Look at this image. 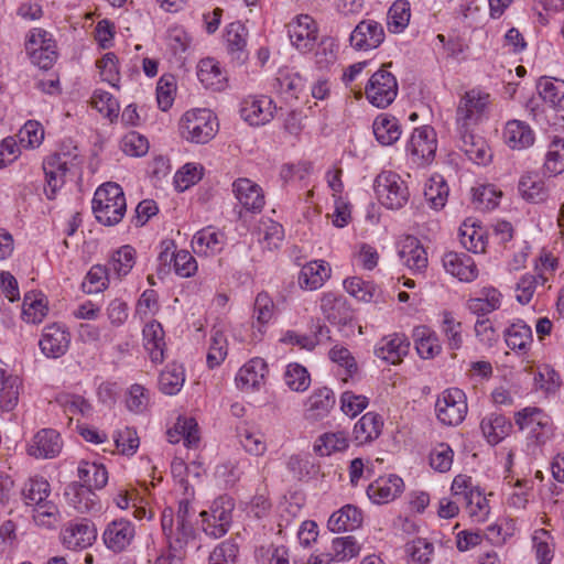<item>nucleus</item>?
<instances>
[{"label":"nucleus","mask_w":564,"mask_h":564,"mask_svg":"<svg viewBox=\"0 0 564 564\" xmlns=\"http://www.w3.org/2000/svg\"><path fill=\"white\" fill-rule=\"evenodd\" d=\"M78 478L85 486L93 489H101L107 485L108 471L101 464L82 462L78 466Z\"/></svg>","instance_id":"79ce46f5"},{"label":"nucleus","mask_w":564,"mask_h":564,"mask_svg":"<svg viewBox=\"0 0 564 564\" xmlns=\"http://www.w3.org/2000/svg\"><path fill=\"white\" fill-rule=\"evenodd\" d=\"M70 344V334L59 323L46 325L39 341L42 352L48 358H59L66 354Z\"/></svg>","instance_id":"ddd939ff"},{"label":"nucleus","mask_w":564,"mask_h":564,"mask_svg":"<svg viewBox=\"0 0 564 564\" xmlns=\"http://www.w3.org/2000/svg\"><path fill=\"white\" fill-rule=\"evenodd\" d=\"M76 154L54 153L47 156L43 162V171L46 178L45 195L48 199H54L56 193L65 183L66 173L70 170Z\"/></svg>","instance_id":"1a4fd4ad"},{"label":"nucleus","mask_w":564,"mask_h":564,"mask_svg":"<svg viewBox=\"0 0 564 564\" xmlns=\"http://www.w3.org/2000/svg\"><path fill=\"white\" fill-rule=\"evenodd\" d=\"M436 134L432 127L424 126L414 129L408 143V152L416 164L431 161L436 151Z\"/></svg>","instance_id":"4468645a"},{"label":"nucleus","mask_w":564,"mask_h":564,"mask_svg":"<svg viewBox=\"0 0 564 564\" xmlns=\"http://www.w3.org/2000/svg\"><path fill=\"white\" fill-rule=\"evenodd\" d=\"M502 294L492 286H484L479 290L476 297L467 301V308L470 313L485 316L501 306Z\"/></svg>","instance_id":"c85d7f7f"},{"label":"nucleus","mask_w":564,"mask_h":564,"mask_svg":"<svg viewBox=\"0 0 564 564\" xmlns=\"http://www.w3.org/2000/svg\"><path fill=\"white\" fill-rule=\"evenodd\" d=\"M335 405V394L323 387L313 391L306 401V415L313 420L325 417Z\"/></svg>","instance_id":"f704fd0d"},{"label":"nucleus","mask_w":564,"mask_h":564,"mask_svg":"<svg viewBox=\"0 0 564 564\" xmlns=\"http://www.w3.org/2000/svg\"><path fill=\"white\" fill-rule=\"evenodd\" d=\"M441 330L445 335L451 349L456 350L462 347V323L454 317L453 313L443 312Z\"/></svg>","instance_id":"4d7b16f0"},{"label":"nucleus","mask_w":564,"mask_h":564,"mask_svg":"<svg viewBox=\"0 0 564 564\" xmlns=\"http://www.w3.org/2000/svg\"><path fill=\"white\" fill-rule=\"evenodd\" d=\"M135 264V250L129 245L120 247L113 252L109 262V271L118 278L126 276Z\"/></svg>","instance_id":"09e8293b"},{"label":"nucleus","mask_w":564,"mask_h":564,"mask_svg":"<svg viewBox=\"0 0 564 564\" xmlns=\"http://www.w3.org/2000/svg\"><path fill=\"white\" fill-rule=\"evenodd\" d=\"M268 373V366L261 358H254L243 365L237 376V387L242 391L259 390L264 383Z\"/></svg>","instance_id":"412c9836"},{"label":"nucleus","mask_w":564,"mask_h":564,"mask_svg":"<svg viewBox=\"0 0 564 564\" xmlns=\"http://www.w3.org/2000/svg\"><path fill=\"white\" fill-rule=\"evenodd\" d=\"M109 269L102 265H93L88 271L83 290L88 294L98 293L107 288Z\"/></svg>","instance_id":"680f3d73"},{"label":"nucleus","mask_w":564,"mask_h":564,"mask_svg":"<svg viewBox=\"0 0 564 564\" xmlns=\"http://www.w3.org/2000/svg\"><path fill=\"white\" fill-rule=\"evenodd\" d=\"M372 129L377 141L382 145L393 144L401 135L399 120L386 113L375 119Z\"/></svg>","instance_id":"58836bf2"},{"label":"nucleus","mask_w":564,"mask_h":564,"mask_svg":"<svg viewBox=\"0 0 564 564\" xmlns=\"http://www.w3.org/2000/svg\"><path fill=\"white\" fill-rule=\"evenodd\" d=\"M321 310L332 324L346 325L351 318V310L344 296L326 293L321 300Z\"/></svg>","instance_id":"393cba45"},{"label":"nucleus","mask_w":564,"mask_h":564,"mask_svg":"<svg viewBox=\"0 0 564 564\" xmlns=\"http://www.w3.org/2000/svg\"><path fill=\"white\" fill-rule=\"evenodd\" d=\"M195 252L205 256L219 253L226 245V235L214 227L197 231L192 240Z\"/></svg>","instance_id":"bb28decb"},{"label":"nucleus","mask_w":564,"mask_h":564,"mask_svg":"<svg viewBox=\"0 0 564 564\" xmlns=\"http://www.w3.org/2000/svg\"><path fill=\"white\" fill-rule=\"evenodd\" d=\"M91 106L109 119L117 117L119 112L117 99L111 94L102 90H96L94 93Z\"/></svg>","instance_id":"69168bd1"},{"label":"nucleus","mask_w":564,"mask_h":564,"mask_svg":"<svg viewBox=\"0 0 564 564\" xmlns=\"http://www.w3.org/2000/svg\"><path fill=\"white\" fill-rule=\"evenodd\" d=\"M96 539V530L88 522L72 524L63 534L64 544L72 550L86 549Z\"/></svg>","instance_id":"4c0bfd02"},{"label":"nucleus","mask_w":564,"mask_h":564,"mask_svg":"<svg viewBox=\"0 0 564 564\" xmlns=\"http://www.w3.org/2000/svg\"><path fill=\"white\" fill-rule=\"evenodd\" d=\"M415 349L423 359H431L437 356L442 346L434 332L426 326H417L413 329Z\"/></svg>","instance_id":"a19ab883"},{"label":"nucleus","mask_w":564,"mask_h":564,"mask_svg":"<svg viewBox=\"0 0 564 564\" xmlns=\"http://www.w3.org/2000/svg\"><path fill=\"white\" fill-rule=\"evenodd\" d=\"M514 422L535 443H544L551 431L550 417L539 408L528 406L514 414Z\"/></svg>","instance_id":"9d476101"},{"label":"nucleus","mask_w":564,"mask_h":564,"mask_svg":"<svg viewBox=\"0 0 564 564\" xmlns=\"http://www.w3.org/2000/svg\"><path fill=\"white\" fill-rule=\"evenodd\" d=\"M538 90L545 102L564 110V80L541 78L538 83Z\"/></svg>","instance_id":"de8ad7c7"},{"label":"nucleus","mask_w":564,"mask_h":564,"mask_svg":"<svg viewBox=\"0 0 564 564\" xmlns=\"http://www.w3.org/2000/svg\"><path fill=\"white\" fill-rule=\"evenodd\" d=\"M518 191L524 200L533 204L542 203L549 196L545 182L535 173L522 175L518 183Z\"/></svg>","instance_id":"72a5a7b5"},{"label":"nucleus","mask_w":564,"mask_h":564,"mask_svg":"<svg viewBox=\"0 0 564 564\" xmlns=\"http://www.w3.org/2000/svg\"><path fill=\"white\" fill-rule=\"evenodd\" d=\"M383 26L371 19L360 21L352 30L349 41L357 51L377 48L384 40Z\"/></svg>","instance_id":"2eb2a0df"},{"label":"nucleus","mask_w":564,"mask_h":564,"mask_svg":"<svg viewBox=\"0 0 564 564\" xmlns=\"http://www.w3.org/2000/svg\"><path fill=\"white\" fill-rule=\"evenodd\" d=\"M65 496L79 513L98 511L100 509L96 494L90 488L80 486L78 482L69 484L65 489Z\"/></svg>","instance_id":"cd10ccee"},{"label":"nucleus","mask_w":564,"mask_h":564,"mask_svg":"<svg viewBox=\"0 0 564 564\" xmlns=\"http://www.w3.org/2000/svg\"><path fill=\"white\" fill-rule=\"evenodd\" d=\"M50 484L44 479H31L22 489V497L26 506L36 507L48 500Z\"/></svg>","instance_id":"3c124183"},{"label":"nucleus","mask_w":564,"mask_h":564,"mask_svg":"<svg viewBox=\"0 0 564 564\" xmlns=\"http://www.w3.org/2000/svg\"><path fill=\"white\" fill-rule=\"evenodd\" d=\"M362 516L360 510L351 505H346L334 512L328 519V529L333 532L352 531L360 527Z\"/></svg>","instance_id":"c9c22d12"},{"label":"nucleus","mask_w":564,"mask_h":564,"mask_svg":"<svg viewBox=\"0 0 564 564\" xmlns=\"http://www.w3.org/2000/svg\"><path fill=\"white\" fill-rule=\"evenodd\" d=\"M234 509L235 501L231 497L225 495L216 498L209 510L199 513L205 534L213 539L224 536L231 525Z\"/></svg>","instance_id":"20e7f679"},{"label":"nucleus","mask_w":564,"mask_h":564,"mask_svg":"<svg viewBox=\"0 0 564 564\" xmlns=\"http://www.w3.org/2000/svg\"><path fill=\"white\" fill-rule=\"evenodd\" d=\"M218 123L208 109L186 111L180 121V132L184 139L194 143H207L214 138Z\"/></svg>","instance_id":"7ed1b4c3"},{"label":"nucleus","mask_w":564,"mask_h":564,"mask_svg":"<svg viewBox=\"0 0 564 564\" xmlns=\"http://www.w3.org/2000/svg\"><path fill=\"white\" fill-rule=\"evenodd\" d=\"M399 256L402 263L413 272H423L427 267V253L414 237H408L404 240Z\"/></svg>","instance_id":"2f4dec72"},{"label":"nucleus","mask_w":564,"mask_h":564,"mask_svg":"<svg viewBox=\"0 0 564 564\" xmlns=\"http://www.w3.org/2000/svg\"><path fill=\"white\" fill-rule=\"evenodd\" d=\"M197 76L200 83L210 89L220 90L224 88L226 76L219 63L214 58H204L198 64Z\"/></svg>","instance_id":"37998d69"},{"label":"nucleus","mask_w":564,"mask_h":564,"mask_svg":"<svg viewBox=\"0 0 564 564\" xmlns=\"http://www.w3.org/2000/svg\"><path fill=\"white\" fill-rule=\"evenodd\" d=\"M437 419L445 425L460 424L467 414L466 395L463 390L452 388L445 390L436 400Z\"/></svg>","instance_id":"6e6552de"},{"label":"nucleus","mask_w":564,"mask_h":564,"mask_svg":"<svg viewBox=\"0 0 564 564\" xmlns=\"http://www.w3.org/2000/svg\"><path fill=\"white\" fill-rule=\"evenodd\" d=\"M360 545L352 535L336 538L332 542L330 555L335 562H343L357 556Z\"/></svg>","instance_id":"603ef678"},{"label":"nucleus","mask_w":564,"mask_h":564,"mask_svg":"<svg viewBox=\"0 0 564 564\" xmlns=\"http://www.w3.org/2000/svg\"><path fill=\"white\" fill-rule=\"evenodd\" d=\"M144 348L149 352L152 362L159 364L164 360V330L158 321L145 324L143 330Z\"/></svg>","instance_id":"7c9ffc66"},{"label":"nucleus","mask_w":564,"mask_h":564,"mask_svg":"<svg viewBox=\"0 0 564 564\" xmlns=\"http://www.w3.org/2000/svg\"><path fill=\"white\" fill-rule=\"evenodd\" d=\"M404 482L397 475L381 476L367 487V495L375 503H388L402 494Z\"/></svg>","instance_id":"f3484780"},{"label":"nucleus","mask_w":564,"mask_h":564,"mask_svg":"<svg viewBox=\"0 0 564 564\" xmlns=\"http://www.w3.org/2000/svg\"><path fill=\"white\" fill-rule=\"evenodd\" d=\"M62 449L59 434L53 429H44L37 432L32 443L29 445L28 453L36 458L55 457Z\"/></svg>","instance_id":"b1692460"},{"label":"nucleus","mask_w":564,"mask_h":564,"mask_svg":"<svg viewBox=\"0 0 564 564\" xmlns=\"http://www.w3.org/2000/svg\"><path fill=\"white\" fill-rule=\"evenodd\" d=\"M284 382L292 391L303 392L310 387L311 377L302 365L290 364L284 372Z\"/></svg>","instance_id":"5fc2aeb1"},{"label":"nucleus","mask_w":564,"mask_h":564,"mask_svg":"<svg viewBox=\"0 0 564 564\" xmlns=\"http://www.w3.org/2000/svg\"><path fill=\"white\" fill-rule=\"evenodd\" d=\"M338 45L333 37H324L315 51V63L319 68H327L337 59Z\"/></svg>","instance_id":"0e129e2a"},{"label":"nucleus","mask_w":564,"mask_h":564,"mask_svg":"<svg viewBox=\"0 0 564 564\" xmlns=\"http://www.w3.org/2000/svg\"><path fill=\"white\" fill-rule=\"evenodd\" d=\"M93 212L98 223L113 226L121 221L127 210L123 189L108 182L97 188L93 198Z\"/></svg>","instance_id":"f03ea898"},{"label":"nucleus","mask_w":564,"mask_h":564,"mask_svg":"<svg viewBox=\"0 0 564 564\" xmlns=\"http://www.w3.org/2000/svg\"><path fill=\"white\" fill-rule=\"evenodd\" d=\"M373 188L380 203L389 209L402 208L409 200L408 186L394 172L383 171L378 174Z\"/></svg>","instance_id":"39448f33"},{"label":"nucleus","mask_w":564,"mask_h":564,"mask_svg":"<svg viewBox=\"0 0 564 564\" xmlns=\"http://www.w3.org/2000/svg\"><path fill=\"white\" fill-rule=\"evenodd\" d=\"M238 554V545L230 541L218 544L210 553L208 564H235Z\"/></svg>","instance_id":"338daca9"},{"label":"nucleus","mask_w":564,"mask_h":564,"mask_svg":"<svg viewBox=\"0 0 564 564\" xmlns=\"http://www.w3.org/2000/svg\"><path fill=\"white\" fill-rule=\"evenodd\" d=\"M236 198L242 207L251 213H260L264 206L261 187L248 178H238L232 184Z\"/></svg>","instance_id":"4be33fe9"},{"label":"nucleus","mask_w":564,"mask_h":564,"mask_svg":"<svg viewBox=\"0 0 564 564\" xmlns=\"http://www.w3.org/2000/svg\"><path fill=\"white\" fill-rule=\"evenodd\" d=\"M459 133V149L471 162L476 164H486L490 158V151L486 141L473 133L471 128L464 129L457 127Z\"/></svg>","instance_id":"aec40b11"},{"label":"nucleus","mask_w":564,"mask_h":564,"mask_svg":"<svg viewBox=\"0 0 564 564\" xmlns=\"http://www.w3.org/2000/svg\"><path fill=\"white\" fill-rule=\"evenodd\" d=\"M448 196V186L441 178L432 177L424 187V197L430 206L436 210L443 208Z\"/></svg>","instance_id":"864d4df0"},{"label":"nucleus","mask_w":564,"mask_h":564,"mask_svg":"<svg viewBox=\"0 0 564 564\" xmlns=\"http://www.w3.org/2000/svg\"><path fill=\"white\" fill-rule=\"evenodd\" d=\"M511 422L500 413H490L481 420L480 429L488 443L501 442L510 432Z\"/></svg>","instance_id":"e433bc0d"},{"label":"nucleus","mask_w":564,"mask_h":564,"mask_svg":"<svg viewBox=\"0 0 564 564\" xmlns=\"http://www.w3.org/2000/svg\"><path fill=\"white\" fill-rule=\"evenodd\" d=\"M411 9L408 0H395L388 11V29L392 33L402 32L409 24Z\"/></svg>","instance_id":"8fccbe9b"},{"label":"nucleus","mask_w":564,"mask_h":564,"mask_svg":"<svg viewBox=\"0 0 564 564\" xmlns=\"http://www.w3.org/2000/svg\"><path fill=\"white\" fill-rule=\"evenodd\" d=\"M349 445L348 433L345 431L329 432L321 435L314 451L319 456H329L336 452L345 451Z\"/></svg>","instance_id":"c03bdc74"},{"label":"nucleus","mask_w":564,"mask_h":564,"mask_svg":"<svg viewBox=\"0 0 564 564\" xmlns=\"http://www.w3.org/2000/svg\"><path fill=\"white\" fill-rule=\"evenodd\" d=\"M383 420L375 412H367L355 424L352 430L354 440L362 445L378 438L382 432Z\"/></svg>","instance_id":"c756f323"},{"label":"nucleus","mask_w":564,"mask_h":564,"mask_svg":"<svg viewBox=\"0 0 564 564\" xmlns=\"http://www.w3.org/2000/svg\"><path fill=\"white\" fill-rule=\"evenodd\" d=\"M185 373L183 366L178 364H170L161 372L159 377V388L167 395L178 393L184 384Z\"/></svg>","instance_id":"49530a36"},{"label":"nucleus","mask_w":564,"mask_h":564,"mask_svg":"<svg viewBox=\"0 0 564 564\" xmlns=\"http://www.w3.org/2000/svg\"><path fill=\"white\" fill-rule=\"evenodd\" d=\"M226 47L231 62L237 65H243L249 57L247 50L248 30L240 22H231L226 28Z\"/></svg>","instance_id":"dca6fc26"},{"label":"nucleus","mask_w":564,"mask_h":564,"mask_svg":"<svg viewBox=\"0 0 564 564\" xmlns=\"http://www.w3.org/2000/svg\"><path fill=\"white\" fill-rule=\"evenodd\" d=\"M21 381L17 376H7V370L0 359V406L11 411L17 404Z\"/></svg>","instance_id":"ea45409f"},{"label":"nucleus","mask_w":564,"mask_h":564,"mask_svg":"<svg viewBox=\"0 0 564 564\" xmlns=\"http://www.w3.org/2000/svg\"><path fill=\"white\" fill-rule=\"evenodd\" d=\"M275 110L276 106L270 97L250 96L241 102L240 116L250 126L259 127L269 123Z\"/></svg>","instance_id":"f8f14e48"},{"label":"nucleus","mask_w":564,"mask_h":564,"mask_svg":"<svg viewBox=\"0 0 564 564\" xmlns=\"http://www.w3.org/2000/svg\"><path fill=\"white\" fill-rule=\"evenodd\" d=\"M506 344L513 350L527 351L532 344V329L523 321H517L505 332Z\"/></svg>","instance_id":"a18cd8bd"},{"label":"nucleus","mask_w":564,"mask_h":564,"mask_svg":"<svg viewBox=\"0 0 564 564\" xmlns=\"http://www.w3.org/2000/svg\"><path fill=\"white\" fill-rule=\"evenodd\" d=\"M442 263L447 273L463 282H471L478 275L474 259L465 252H446Z\"/></svg>","instance_id":"a211bd4d"},{"label":"nucleus","mask_w":564,"mask_h":564,"mask_svg":"<svg viewBox=\"0 0 564 564\" xmlns=\"http://www.w3.org/2000/svg\"><path fill=\"white\" fill-rule=\"evenodd\" d=\"M286 28L290 41L296 50L308 52L313 48L317 40L318 28L311 15L301 14L292 20Z\"/></svg>","instance_id":"9b49d317"},{"label":"nucleus","mask_w":564,"mask_h":564,"mask_svg":"<svg viewBox=\"0 0 564 564\" xmlns=\"http://www.w3.org/2000/svg\"><path fill=\"white\" fill-rule=\"evenodd\" d=\"M195 510L188 500H181L178 509L174 516L171 508H165L162 512L161 525L169 541L170 549L174 552L181 551L194 539L195 530L193 527V517Z\"/></svg>","instance_id":"f257e3e1"},{"label":"nucleus","mask_w":564,"mask_h":564,"mask_svg":"<svg viewBox=\"0 0 564 564\" xmlns=\"http://www.w3.org/2000/svg\"><path fill=\"white\" fill-rule=\"evenodd\" d=\"M330 272L332 269L326 261H311L301 269L299 284L302 289L317 290L330 278Z\"/></svg>","instance_id":"a878e982"},{"label":"nucleus","mask_w":564,"mask_h":564,"mask_svg":"<svg viewBox=\"0 0 564 564\" xmlns=\"http://www.w3.org/2000/svg\"><path fill=\"white\" fill-rule=\"evenodd\" d=\"M454 452L446 443L437 444L430 454V465L440 473H446L453 464Z\"/></svg>","instance_id":"e2e57ef3"},{"label":"nucleus","mask_w":564,"mask_h":564,"mask_svg":"<svg viewBox=\"0 0 564 564\" xmlns=\"http://www.w3.org/2000/svg\"><path fill=\"white\" fill-rule=\"evenodd\" d=\"M546 278L541 274H524L516 286V299L521 304H528L535 292L538 284H544Z\"/></svg>","instance_id":"bf43d9fd"},{"label":"nucleus","mask_w":564,"mask_h":564,"mask_svg":"<svg viewBox=\"0 0 564 564\" xmlns=\"http://www.w3.org/2000/svg\"><path fill=\"white\" fill-rule=\"evenodd\" d=\"M490 95L480 90L471 89L460 98L456 110L457 127L464 129L477 126L488 111Z\"/></svg>","instance_id":"0eeeda50"},{"label":"nucleus","mask_w":564,"mask_h":564,"mask_svg":"<svg viewBox=\"0 0 564 564\" xmlns=\"http://www.w3.org/2000/svg\"><path fill=\"white\" fill-rule=\"evenodd\" d=\"M15 137L18 138V141L22 147L35 148L42 143L44 138V130L40 122L29 120L19 130Z\"/></svg>","instance_id":"13d9d810"},{"label":"nucleus","mask_w":564,"mask_h":564,"mask_svg":"<svg viewBox=\"0 0 564 564\" xmlns=\"http://www.w3.org/2000/svg\"><path fill=\"white\" fill-rule=\"evenodd\" d=\"M227 356V339L219 329H214L207 354V365L210 369L219 366Z\"/></svg>","instance_id":"052dcab7"},{"label":"nucleus","mask_w":564,"mask_h":564,"mask_svg":"<svg viewBox=\"0 0 564 564\" xmlns=\"http://www.w3.org/2000/svg\"><path fill=\"white\" fill-rule=\"evenodd\" d=\"M544 167L552 175L564 172V139L556 137L552 140L545 156Z\"/></svg>","instance_id":"6e6d98bb"},{"label":"nucleus","mask_w":564,"mask_h":564,"mask_svg":"<svg viewBox=\"0 0 564 564\" xmlns=\"http://www.w3.org/2000/svg\"><path fill=\"white\" fill-rule=\"evenodd\" d=\"M410 343L403 334H392L383 337L376 346L375 354L378 358L397 365L408 355Z\"/></svg>","instance_id":"5701e85b"},{"label":"nucleus","mask_w":564,"mask_h":564,"mask_svg":"<svg viewBox=\"0 0 564 564\" xmlns=\"http://www.w3.org/2000/svg\"><path fill=\"white\" fill-rule=\"evenodd\" d=\"M134 538V525L124 519L111 521L104 531L102 539L106 546L116 552H122Z\"/></svg>","instance_id":"6ab92c4d"},{"label":"nucleus","mask_w":564,"mask_h":564,"mask_svg":"<svg viewBox=\"0 0 564 564\" xmlns=\"http://www.w3.org/2000/svg\"><path fill=\"white\" fill-rule=\"evenodd\" d=\"M405 547L406 553L416 564H429L434 551L433 544L422 538L408 543Z\"/></svg>","instance_id":"774afa93"},{"label":"nucleus","mask_w":564,"mask_h":564,"mask_svg":"<svg viewBox=\"0 0 564 564\" xmlns=\"http://www.w3.org/2000/svg\"><path fill=\"white\" fill-rule=\"evenodd\" d=\"M389 66L391 63L384 64L373 73L365 87L368 101L378 108L388 107L398 95V82L395 76L387 70Z\"/></svg>","instance_id":"423d86ee"},{"label":"nucleus","mask_w":564,"mask_h":564,"mask_svg":"<svg viewBox=\"0 0 564 564\" xmlns=\"http://www.w3.org/2000/svg\"><path fill=\"white\" fill-rule=\"evenodd\" d=\"M503 138L511 149L521 150L533 144L534 132L527 122L510 120L505 127Z\"/></svg>","instance_id":"473e14b6"}]
</instances>
